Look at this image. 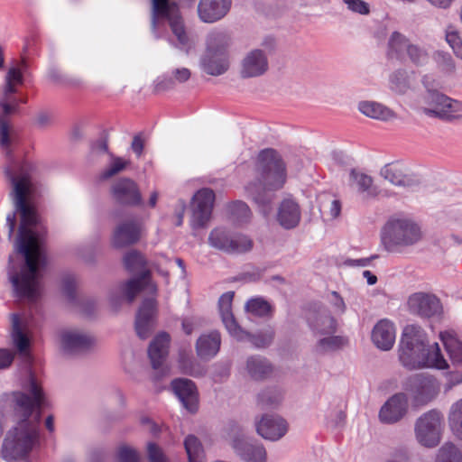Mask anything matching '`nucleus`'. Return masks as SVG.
<instances>
[{"instance_id":"f257e3e1","label":"nucleus","mask_w":462,"mask_h":462,"mask_svg":"<svg viewBox=\"0 0 462 462\" xmlns=\"http://www.w3.org/2000/svg\"><path fill=\"white\" fill-rule=\"evenodd\" d=\"M0 108V146L10 161V165L5 167V175L12 186L10 198L14 208L6 216L9 240L14 236L17 216L20 217L14 246L21 259L14 262L9 257L8 281L13 290H43L48 257L44 246L46 228L34 204L40 192L39 184L32 179V164L15 161L11 149L15 136L8 117L19 110L1 99Z\"/></svg>"},{"instance_id":"f03ea898","label":"nucleus","mask_w":462,"mask_h":462,"mask_svg":"<svg viewBox=\"0 0 462 462\" xmlns=\"http://www.w3.org/2000/svg\"><path fill=\"white\" fill-rule=\"evenodd\" d=\"M23 392L14 393V411L21 416L18 425L5 434L0 457L6 462L26 457L39 438L42 410L45 404L44 392L31 367L27 371Z\"/></svg>"},{"instance_id":"7ed1b4c3","label":"nucleus","mask_w":462,"mask_h":462,"mask_svg":"<svg viewBox=\"0 0 462 462\" xmlns=\"http://www.w3.org/2000/svg\"><path fill=\"white\" fill-rule=\"evenodd\" d=\"M398 356L401 364L409 370L448 368L439 344L430 345L427 333L418 325H407L403 328Z\"/></svg>"},{"instance_id":"20e7f679","label":"nucleus","mask_w":462,"mask_h":462,"mask_svg":"<svg viewBox=\"0 0 462 462\" xmlns=\"http://www.w3.org/2000/svg\"><path fill=\"white\" fill-rule=\"evenodd\" d=\"M256 171L263 188L252 197L260 212L267 217L273 210V191L282 189L286 181V165L276 150L266 148L258 153Z\"/></svg>"},{"instance_id":"39448f33","label":"nucleus","mask_w":462,"mask_h":462,"mask_svg":"<svg viewBox=\"0 0 462 462\" xmlns=\"http://www.w3.org/2000/svg\"><path fill=\"white\" fill-rule=\"evenodd\" d=\"M152 19L151 29L157 36V26L159 17L168 21L169 26L176 37V46L185 53L193 48L194 42L186 31V27L176 2L171 0H151Z\"/></svg>"},{"instance_id":"423d86ee","label":"nucleus","mask_w":462,"mask_h":462,"mask_svg":"<svg viewBox=\"0 0 462 462\" xmlns=\"http://www.w3.org/2000/svg\"><path fill=\"white\" fill-rule=\"evenodd\" d=\"M421 82L426 89L423 100L427 105L421 108L423 114L447 121L458 116L456 115V106H458V102L439 92L442 86L439 80L431 75H425Z\"/></svg>"},{"instance_id":"0eeeda50","label":"nucleus","mask_w":462,"mask_h":462,"mask_svg":"<svg viewBox=\"0 0 462 462\" xmlns=\"http://www.w3.org/2000/svg\"><path fill=\"white\" fill-rule=\"evenodd\" d=\"M421 237L420 226L408 218H392L384 225L381 241L387 252H395L400 246H410Z\"/></svg>"},{"instance_id":"6e6552de","label":"nucleus","mask_w":462,"mask_h":462,"mask_svg":"<svg viewBox=\"0 0 462 462\" xmlns=\"http://www.w3.org/2000/svg\"><path fill=\"white\" fill-rule=\"evenodd\" d=\"M402 389L411 394L414 407H421L437 398L440 383L433 375L420 373L407 377L402 383Z\"/></svg>"},{"instance_id":"1a4fd4ad","label":"nucleus","mask_w":462,"mask_h":462,"mask_svg":"<svg viewBox=\"0 0 462 462\" xmlns=\"http://www.w3.org/2000/svg\"><path fill=\"white\" fill-rule=\"evenodd\" d=\"M227 434L236 454L245 462H266L264 447L246 437L245 429L236 421L227 424Z\"/></svg>"},{"instance_id":"9d476101","label":"nucleus","mask_w":462,"mask_h":462,"mask_svg":"<svg viewBox=\"0 0 462 462\" xmlns=\"http://www.w3.org/2000/svg\"><path fill=\"white\" fill-rule=\"evenodd\" d=\"M443 416L437 409H432L420 416L415 423L416 438L422 446L434 448L441 439Z\"/></svg>"},{"instance_id":"9b49d317","label":"nucleus","mask_w":462,"mask_h":462,"mask_svg":"<svg viewBox=\"0 0 462 462\" xmlns=\"http://www.w3.org/2000/svg\"><path fill=\"white\" fill-rule=\"evenodd\" d=\"M209 245L226 254H244L253 248V241L248 236L231 235L223 228L213 229L208 236Z\"/></svg>"},{"instance_id":"f8f14e48","label":"nucleus","mask_w":462,"mask_h":462,"mask_svg":"<svg viewBox=\"0 0 462 462\" xmlns=\"http://www.w3.org/2000/svg\"><path fill=\"white\" fill-rule=\"evenodd\" d=\"M216 199L214 191L209 188L198 190L192 198L191 226L194 229L204 227L209 221Z\"/></svg>"},{"instance_id":"ddd939ff","label":"nucleus","mask_w":462,"mask_h":462,"mask_svg":"<svg viewBox=\"0 0 462 462\" xmlns=\"http://www.w3.org/2000/svg\"><path fill=\"white\" fill-rule=\"evenodd\" d=\"M111 195L115 202L125 207H140L143 204L138 184L130 178H120L111 186Z\"/></svg>"},{"instance_id":"4468645a","label":"nucleus","mask_w":462,"mask_h":462,"mask_svg":"<svg viewBox=\"0 0 462 462\" xmlns=\"http://www.w3.org/2000/svg\"><path fill=\"white\" fill-rule=\"evenodd\" d=\"M409 311L422 319L439 318L442 314V305L434 294L416 292L408 299Z\"/></svg>"},{"instance_id":"2eb2a0df","label":"nucleus","mask_w":462,"mask_h":462,"mask_svg":"<svg viewBox=\"0 0 462 462\" xmlns=\"http://www.w3.org/2000/svg\"><path fill=\"white\" fill-rule=\"evenodd\" d=\"M60 350L64 356L74 357L87 353L92 344V338L75 329H63L60 332Z\"/></svg>"},{"instance_id":"dca6fc26","label":"nucleus","mask_w":462,"mask_h":462,"mask_svg":"<svg viewBox=\"0 0 462 462\" xmlns=\"http://www.w3.org/2000/svg\"><path fill=\"white\" fill-rule=\"evenodd\" d=\"M380 175L393 185L407 189H414L420 185L418 175L408 171L399 162L386 163L380 171Z\"/></svg>"},{"instance_id":"f3484780","label":"nucleus","mask_w":462,"mask_h":462,"mask_svg":"<svg viewBox=\"0 0 462 462\" xmlns=\"http://www.w3.org/2000/svg\"><path fill=\"white\" fill-rule=\"evenodd\" d=\"M156 312V300L154 298H145L136 312L134 320L135 332L141 339L151 337L154 328Z\"/></svg>"},{"instance_id":"a211bd4d","label":"nucleus","mask_w":462,"mask_h":462,"mask_svg":"<svg viewBox=\"0 0 462 462\" xmlns=\"http://www.w3.org/2000/svg\"><path fill=\"white\" fill-rule=\"evenodd\" d=\"M409 398L406 393L392 395L381 407L379 419L383 423L394 424L400 421L408 412Z\"/></svg>"},{"instance_id":"6ab92c4d","label":"nucleus","mask_w":462,"mask_h":462,"mask_svg":"<svg viewBox=\"0 0 462 462\" xmlns=\"http://www.w3.org/2000/svg\"><path fill=\"white\" fill-rule=\"evenodd\" d=\"M171 388L182 406L189 412L199 411V392L196 383L188 378H175L171 382Z\"/></svg>"},{"instance_id":"aec40b11","label":"nucleus","mask_w":462,"mask_h":462,"mask_svg":"<svg viewBox=\"0 0 462 462\" xmlns=\"http://www.w3.org/2000/svg\"><path fill=\"white\" fill-rule=\"evenodd\" d=\"M141 238V225L135 219L118 224L113 231L111 244L116 249L136 244Z\"/></svg>"},{"instance_id":"412c9836","label":"nucleus","mask_w":462,"mask_h":462,"mask_svg":"<svg viewBox=\"0 0 462 462\" xmlns=\"http://www.w3.org/2000/svg\"><path fill=\"white\" fill-rule=\"evenodd\" d=\"M232 33L225 29H214L206 37L207 58H223L229 55Z\"/></svg>"},{"instance_id":"4be33fe9","label":"nucleus","mask_w":462,"mask_h":462,"mask_svg":"<svg viewBox=\"0 0 462 462\" xmlns=\"http://www.w3.org/2000/svg\"><path fill=\"white\" fill-rule=\"evenodd\" d=\"M231 6L232 0H199L198 15L203 23H213L226 17Z\"/></svg>"},{"instance_id":"5701e85b","label":"nucleus","mask_w":462,"mask_h":462,"mask_svg":"<svg viewBox=\"0 0 462 462\" xmlns=\"http://www.w3.org/2000/svg\"><path fill=\"white\" fill-rule=\"evenodd\" d=\"M256 432L265 439L272 441L282 439L288 430L284 419L277 415L264 414L255 422Z\"/></svg>"},{"instance_id":"b1692460","label":"nucleus","mask_w":462,"mask_h":462,"mask_svg":"<svg viewBox=\"0 0 462 462\" xmlns=\"http://www.w3.org/2000/svg\"><path fill=\"white\" fill-rule=\"evenodd\" d=\"M422 50L410 42L409 39L402 33L395 31L388 40V56L393 58H420Z\"/></svg>"},{"instance_id":"393cba45","label":"nucleus","mask_w":462,"mask_h":462,"mask_svg":"<svg viewBox=\"0 0 462 462\" xmlns=\"http://www.w3.org/2000/svg\"><path fill=\"white\" fill-rule=\"evenodd\" d=\"M234 296V291H226L223 293L218 300V310L222 322L228 333L237 339H242L245 332L237 323L232 312V301Z\"/></svg>"},{"instance_id":"a878e982","label":"nucleus","mask_w":462,"mask_h":462,"mask_svg":"<svg viewBox=\"0 0 462 462\" xmlns=\"http://www.w3.org/2000/svg\"><path fill=\"white\" fill-rule=\"evenodd\" d=\"M221 336L217 330L202 334L196 342L197 356L204 361H209L219 352Z\"/></svg>"},{"instance_id":"bb28decb","label":"nucleus","mask_w":462,"mask_h":462,"mask_svg":"<svg viewBox=\"0 0 462 462\" xmlns=\"http://www.w3.org/2000/svg\"><path fill=\"white\" fill-rule=\"evenodd\" d=\"M372 340L378 348L390 350L395 342L394 324L387 319L380 320L373 328Z\"/></svg>"},{"instance_id":"cd10ccee","label":"nucleus","mask_w":462,"mask_h":462,"mask_svg":"<svg viewBox=\"0 0 462 462\" xmlns=\"http://www.w3.org/2000/svg\"><path fill=\"white\" fill-rule=\"evenodd\" d=\"M299 204L291 199H283L278 208L277 221L284 229L295 228L300 221Z\"/></svg>"},{"instance_id":"c85d7f7f","label":"nucleus","mask_w":462,"mask_h":462,"mask_svg":"<svg viewBox=\"0 0 462 462\" xmlns=\"http://www.w3.org/2000/svg\"><path fill=\"white\" fill-rule=\"evenodd\" d=\"M170 339V335L167 332H161L151 341L148 356L153 369H159L164 363L168 356Z\"/></svg>"},{"instance_id":"c756f323","label":"nucleus","mask_w":462,"mask_h":462,"mask_svg":"<svg viewBox=\"0 0 462 462\" xmlns=\"http://www.w3.org/2000/svg\"><path fill=\"white\" fill-rule=\"evenodd\" d=\"M17 62L13 64L5 76V86L2 97L15 96L18 93L16 85L23 83V77L27 70L28 65L26 60H16Z\"/></svg>"},{"instance_id":"7c9ffc66","label":"nucleus","mask_w":462,"mask_h":462,"mask_svg":"<svg viewBox=\"0 0 462 462\" xmlns=\"http://www.w3.org/2000/svg\"><path fill=\"white\" fill-rule=\"evenodd\" d=\"M124 268L130 273L137 275L143 272L149 273V278H152V272L148 268V260L145 255L137 249L126 251L122 257Z\"/></svg>"},{"instance_id":"2f4dec72","label":"nucleus","mask_w":462,"mask_h":462,"mask_svg":"<svg viewBox=\"0 0 462 462\" xmlns=\"http://www.w3.org/2000/svg\"><path fill=\"white\" fill-rule=\"evenodd\" d=\"M151 280L149 273L143 272L125 282L121 286V291L127 302L132 303L138 293L150 287Z\"/></svg>"},{"instance_id":"473e14b6","label":"nucleus","mask_w":462,"mask_h":462,"mask_svg":"<svg viewBox=\"0 0 462 462\" xmlns=\"http://www.w3.org/2000/svg\"><path fill=\"white\" fill-rule=\"evenodd\" d=\"M358 110L365 116L381 121H388L395 117V114L393 110L375 101L359 102Z\"/></svg>"},{"instance_id":"72a5a7b5","label":"nucleus","mask_w":462,"mask_h":462,"mask_svg":"<svg viewBox=\"0 0 462 462\" xmlns=\"http://www.w3.org/2000/svg\"><path fill=\"white\" fill-rule=\"evenodd\" d=\"M445 350L449 359L455 365L462 364V342L457 337L454 331H444L439 334Z\"/></svg>"},{"instance_id":"f704fd0d","label":"nucleus","mask_w":462,"mask_h":462,"mask_svg":"<svg viewBox=\"0 0 462 462\" xmlns=\"http://www.w3.org/2000/svg\"><path fill=\"white\" fill-rule=\"evenodd\" d=\"M247 371L254 380H263L272 373V365L263 356H254L247 359Z\"/></svg>"},{"instance_id":"c9c22d12","label":"nucleus","mask_w":462,"mask_h":462,"mask_svg":"<svg viewBox=\"0 0 462 462\" xmlns=\"http://www.w3.org/2000/svg\"><path fill=\"white\" fill-rule=\"evenodd\" d=\"M311 330L319 335H330L337 330V322L333 317L327 313L317 315L315 319H309Z\"/></svg>"},{"instance_id":"e433bc0d","label":"nucleus","mask_w":462,"mask_h":462,"mask_svg":"<svg viewBox=\"0 0 462 462\" xmlns=\"http://www.w3.org/2000/svg\"><path fill=\"white\" fill-rule=\"evenodd\" d=\"M413 71L400 68L395 69L389 77L390 88L400 95L405 94L410 88V79Z\"/></svg>"},{"instance_id":"4c0bfd02","label":"nucleus","mask_w":462,"mask_h":462,"mask_svg":"<svg viewBox=\"0 0 462 462\" xmlns=\"http://www.w3.org/2000/svg\"><path fill=\"white\" fill-rule=\"evenodd\" d=\"M282 400V392L278 387H267L257 394V404L262 409H275Z\"/></svg>"},{"instance_id":"58836bf2","label":"nucleus","mask_w":462,"mask_h":462,"mask_svg":"<svg viewBox=\"0 0 462 462\" xmlns=\"http://www.w3.org/2000/svg\"><path fill=\"white\" fill-rule=\"evenodd\" d=\"M349 184L356 186L359 193L374 196V192L372 191L373 178L356 169H351L349 172Z\"/></svg>"},{"instance_id":"ea45409f","label":"nucleus","mask_w":462,"mask_h":462,"mask_svg":"<svg viewBox=\"0 0 462 462\" xmlns=\"http://www.w3.org/2000/svg\"><path fill=\"white\" fill-rule=\"evenodd\" d=\"M12 321H13V342L14 346L17 349L20 354H25L27 352L29 346V340L24 334L21 319L18 314H12Z\"/></svg>"},{"instance_id":"a19ab883","label":"nucleus","mask_w":462,"mask_h":462,"mask_svg":"<svg viewBox=\"0 0 462 462\" xmlns=\"http://www.w3.org/2000/svg\"><path fill=\"white\" fill-rule=\"evenodd\" d=\"M184 448L188 455V462H204V448L195 435H188L184 439Z\"/></svg>"},{"instance_id":"79ce46f5","label":"nucleus","mask_w":462,"mask_h":462,"mask_svg":"<svg viewBox=\"0 0 462 462\" xmlns=\"http://www.w3.org/2000/svg\"><path fill=\"white\" fill-rule=\"evenodd\" d=\"M448 422L453 434L458 439H462V399L457 400L451 405Z\"/></svg>"},{"instance_id":"37998d69","label":"nucleus","mask_w":462,"mask_h":462,"mask_svg":"<svg viewBox=\"0 0 462 462\" xmlns=\"http://www.w3.org/2000/svg\"><path fill=\"white\" fill-rule=\"evenodd\" d=\"M268 67V60H243L241 76L244 79L259 77Z\"/></svg>"},{"instance_id":"c03bdc74","label":"nucleus","mask_w":462,"mask_h":462,"mask_svg":"<svg viewBox=\"0 0 462 462\" xmlns=\"http://www.w3.org/2000/svg\"><path fill=\"white\" fill-rule=\"evenodd\" d=\"M228 212L231 220L240 226L249 222L251 210L246 203L236 200L228 205Z\"/></svg>"},{"instance_id":"a18cd8bd","label":"nucleus","mask_w":462,"mask_h":462,"mask_svg":"<svg viewBox=\"0 0 462 462\" xmlns=\"http://www.w3.org/2000/svg\"><path fill=\"white\" fill-rule=\"evenodd\" d=\"M46 77L53 84L61 87H78L82 82L80 79L70 77L55 67L48 69Z\"/></svg>"},{"instance_id":"49530a36","label":"nucleus","mask_w":462,"mask_h":462,"mask_svg":"<svg viewBox=\"0 0 462 462\" xmlns=\"http://www.w3.org/2000/svg\"><path fill=\"white\" fill-rule=\"evenodd\" d=\"M245 310L246 311L262 318L271 316L273 311L271 304L263 298H254L249 300L245 304Z\"/></svg>"},{"instance_id":"de8ad7c7","label":"nucleus","mask_w":462,"mask_h":462,"mask_svg":"<svg viewBox=\"0 0 462 462\" xmlns=\"http://www.w3.org/2000/svg\"><path fill=\"white\" fill-rule=\"evenodd\" d=\"M436 462H462V452L453 443L447 442L439 448Z\"/></svg>"},{"instance_id":"09e8293b","label":"nucleus","mask_w":462,"mask_h":462,"mask_svg":"<svg viewBox=\"0 0 462 462\" xmlns=\"http://www.w3.org/2000/svg\"><path fill=\"white\" fill-rule=\"evenodd\" d=\"M201 69L211 76H219L229 68L228 60H201Z\"/></svg>"},{"instance_id":"8fccbe9b","label":"nucleus","mask_w":462,"mask_h":462,"mask_svg":"<svg viewBox=\"0 0 462 462\" xmlns=\"http://www.w3.org/2000/svg\"><path fill=\"white\" fill-rule=\"evenodd\" d=\"M344 343L340 336H330L319 339L315 346V352L323 355L328 351L339 349Z\"/></svg>"},{"instance_id":"3c124183","label":"nucleus","mask_w":462,"mask_h":462,"mask_svg":"<svg viewBox=\"0 0 462 462\" xmlns=\"http://www.w3.org/2000/svg\"><path fill=\"white\" fill-rule=\"evenodd\" d=\"M275 332L272 328L255 334H248L250 342L258 348L269 346L274 339Z\"/></svg>"},{"instance_id":"603ef678","label":"nucleus","mask_w":462,"mask_h":462,"mask_svg":"<svg viewBox=\"0 0 462 462\" xmlns=\"http://www.w3.org/2000/svg\"><path fill=\"white\" fill-rule=\"evenodd\" d=\"M128 163V161H125L121 157L112 155V162L110 165L100 173V180H105L120 173L126 168Z\"/></svg>"},{"instance_id":"864d4df0","label":"nucleus","mask_w":462,"mask_h":462,"mask_svg":"<svg viewBox=\"0 0 462 462\" xmlns=\"http://www.w3.org/2000/svg\"><path fill=\"white\" fill-rule=\"evenodd\" d=\"M263 49H254L246 53L245 58H266L273 55V51L275 49V39L272 36H267L262 42Z\"/></svg>"},{"instance_id":"5fc2aeb1","label":"nucleus","mask_w":462,"mask_h":462,"mask_svg":"<svg viewBox=\"0 0 462 462\" xmlns=\"http://www.w3.org/2000/svg\"><path fill=\"white\" fill-rule=\"evenodd\" d=\"M116 460L118 462H140V457L134 448L127 445H121L116 451Z\"/></svg>"},{"instance_id":"6e6d98bb","label":"nucleus","mask_w":462,"mask_h":462,"mask_svg":"<svg viewBox=\"0 0 462 462\" xmlns=\"http://www.w3.org/2000/svg\"><path fill=\"white\" fill-rule=\"evenodd\" d=\"M53 117V113L50 109L42 108L35 113L33 123L38 128H47L52 125Z\"/></svg>"},{"instance_id":"4d7b16f0","label":"nucleus","mask_w":462,"mask_h":462,"mask_svg":"<svg viewBox=\"0 0 462 462\" xmlns=\"http://www.w3.org/2000/svg\"><path fill=\"white\" fill-rule=\"evenodd\" d=\"M175 86L173 78L170 74H163L155 79L153 91L155 93H162L173 89Z\"/></svg>"},{"instance_id":"13d9d810","label":"nucleus","mask_w":462,"mask_h":462,"mask_svg":"<svg viewBox=\"0 0 462 462\" xmlns=\"http://www.w3.org/2000/svg\"><path fill=\"white\" fill-rule=\"evenodd\" d=\"M446 42L453 50L457 58H462V39L457 32H447Z\"/></svg>"},{"instance_id":"bf43d9fd","label":"nucleus","mask_w":462,"mask_h":462,"mask_svg":"<svg viewBox=\"0 0 462 462\" xmlns=\"http://www.w3.org/2000/svg\"><path fill=\"white\" fill-rule=\"evenodd\" d=\"M347 8L356 14L367 15L370 14V5L364 0H343Z\"/></svg>"},{"instance_id":"052dcab7","label":"nucleus","mask_w":462,"mask_h":462,"mask_svg":"<svg viewBox=\"0 0 462 462\" xmlns=\"http://www.w3.org/2000/svg\"><path fill=\"white\" fill-rule=\"evenodd\" d=\"M62 292L70 303L77 302L76 284L72 277H66L62 281Z\"/></svg>"},{"instance_id":"680f3d73","label":"nucleus","mask_w":462,"mask_h":462,"mask_svg":"<svg viewBox=\"0 0 462 462\" xmlns=\"http://www.w3.org/2000/svg\"><path fill=\"white\" fill-rule=\"evenodd\" d=\"M148 457L150 462H165V458L161 448L153 442H150L148 444Z\"/></svg>"},{"instance_id":"e2e57ef3","label":"nucleus","mask_w":462,"mask_h":462,"mask_svg":"<svg viewBox=\"0 0 462 462\" xmlns=\"http://www.w3.org/2000/svg\"><path fill=\"white\" fill-rule=\"evenodd\" d=\"M379 257L378 254H372L369 257L360 258V259H351L347 258L345 260L344 264L350 267H365L370 265L371 262Z\"/></svg>"},{"instance_id":"0e129e2a","label":"nucleus","mask_w":462,"mask_h":462,"mask_svg":"<svg viewBox=\"0 0 462 462\" xmlns=\"http://www.w3.org/2000/svg\"><path fill=\"white\" fill-rule=\"evenodd\" d=\"M190 70L187 68L175 69L172 70L171 76L173 78L176 83H184L190 78Z\"/></svg>"},{"instance_id":"69168bd1","label":"nucleus","mask_w":462,"mask_h":462,"mask_svg":"<svg viewBox=\"0 0 462 462\" xmlns=\"http://www.w3.org/2000/svg\"><path fill=\"white\" fill-rule=\"evenodd\" d=\"M14 358V353L6 348H0V370L9 367Z\"/></svg>"},{"instance_id":"338daca9","label":"nucleus","mask_w":462,"mask_h":462,"mask_svg":"<svg viewBox=\"0 0 462 462\" xmlns=\"http://www.w3.org/2000/svg\"><path fill=\"white\" fill-rule=\"evenodd\" d=\"M131 149L137 158H140L143 155L144 149V141L143 139L141 133L134 136L131 143Z\"/></svg>"},{"instance_id":"774afa93","label":"nucleus","mask_w":462,"mask_h":462,"mask_svg":"<svg viewBox=\"0 0 462 462\" xmlns=\"http://www.w3.org/2000/svg\"><path fill=\"white\" fill-rule=\"evenodd\" d=\"M409 454L406 448H400L394 450L392 455V458L388 459L386 462H408Z\"/></svg>"}]
</instances>
